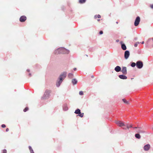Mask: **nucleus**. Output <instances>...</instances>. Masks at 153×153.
I'll list each match as a JSON object with an SVG mask.
<instances>
[{
  "instance_id": "nucleus-1",
  "label": "nucleus",
  "mask_w": 153,
  "mask_h": 153,
  "mask_svg": "<svg viewBox=\"0 0 153 153\" xmlns=\"http://www.w3.org/2000/svg\"><path fill=\"white\" fill-rule=\"evenodd\" d=\"M68 51L66 48H57L55 51V53H62L63 54L68 53Z\"/></svg>"
},
{
  "instance_id": "nucleus-2",
  "label": "nucleus",
  "mask_w": 153,
  "mask_h": 153,
  "mask_svg": "<svg viewBox=\"0 0 153 153\" xmlns=\"http://www.w3.org/2000/svg\"><path fill=\"white\" fill-rule=\"evenodd\" d=\"M51 92V90H46L44 95L42 97V99L44 100L48 98L50 96V94Z\"/></svg>"
},
{
  "instance_id": "nucleus-3",
  "label": "nucleus",
  "mask_w": 153,
  "mask_h": 153,
  "mask_svg": "<svg viewBox=\"0 0 153 153\" xmlns=\"http://www.w3.org/2000/svg\"><path fill=\"white\" fill-rule=\"evenodd\" d=\"M136 66L138 68L141 69L143 66V62L141 61H137L136 63Z\"/></svg>"
},
{
  "instance_id": "nucleus-4",
  "label": "nucleus",
  "mask_w": 153,
  "mask_h": 153,
  "mask_svg": "<svg viewBox=\"0 0 153 153\" xmlns=\"http://www.w3.org/2000/svg\"><path fill=\"white\" fill-rule=\"evenodd\" d=\"M66 74V72H64L60 76L59 78L60 81H62L65 78Z\"/></svg>"
},
{
  "instance_id": "nucleus-5",
  "label": "nucleus",
  "mask_w": 153,
  "mask_h": 153,
  "mask_svg": "<svg viewBox=\"0 0 153 153\" xmlns=\"http://www.w3.org/2000/svg\"><path fill=\"white\" fill-rule=\"evenodd\" d=\"M140 21V18L139 16H137L135 20L134 25L135 26H137L139 24Z\"/></svg>"
},
{
  "instance_id": "nucleus-6",
  "label": "nucleus",
  "mask_w": 153,
  "mask_h": 153,
  "mask_svg": "<svg viewBox=\"0 0 153 153\" xmlns=\"http://www.w3.org/2000/svg\"><path fill=\"white\" fill-rule=\"evenodd\" d=\"M115 123L120 127L126 126V125L124 124L123 122L120 121H116Z\"/></svg>"
},
{
  "instance_id": "nucleus-7",
  "label": "nucleus",
  "mask_w": 153,
  "mask_h": 153,
  "mask_svg": "<svg viewBox=\"0 0 153 153\" xmlns=\"http://www.w3.org/2000/svg\"><path fill=\"white\" fill-rule=\"evenodd\" d=\"M27 18L25 16H21L19 19V20L21 22H24L26 20Z\"/></svg>"
},
{
  "instance_id": "nucleus-8",
  "label": "nucleus",
  "mask_w": 153,
  "mask_h": 153,
  "mask_svg": "<svg viewBox=\"0 0 153 153\" xmlns=\"http://www.w3.org/2000/svg\"><path fill=\"white\" fill-rule=\"evenodd\" d=\"M150 148V145L149 144L145 145L143 147L144 150L145 151H148Z\"/></svg>"
},
{
  "instance_id": "nucleus-9",
  "label": "nucleus",
  "mask_w": 153,
  "mask_h": 153,
  "mask_svg": "<svg viewBox=\"0 0 153 153\" xmlns=\"http://www.w3.org/2000/svg\"><path fill=\"white\" fill-rule=\"evenodd\" d=\"M130 55L129 52L128 51H125L124 54V57L126 59H127L128 57Z\"/></svg>"
},
{
  "instance_id": "nucleus-10",
  "label": "nucleus",
  "mask_w": 153,
  "mask_h": 153,
  "mask_svg": "<svg viewBox=\"0 0 153 153\" xmlns=\"http://www.w3.org/2000/svg\"><path fill=\"white\" fill-rule=\"evenodd\" d=\"M122 72L124 74L126 75L127 74V68L126 67H123L122 68V70H121Z\"/></svg>"
},
{
  "instance_id": "nucleus-11",
  "label": "nucleus",
  "mask_w": 153,
  "mask_h": 153,
  "mask_svg": "<svg viewBox=\"0 0 153 153\" xmlns=\"http://www.w3.org/2000/svg\"><path fill=\"white\" fill-rule=\"evenodd\" d=\"M138 128V129L137 131V132L139 133H144L146 132V131L142 128L139 127Z\"/></svg>"
},
{
  "instance_id": "nucleus-12",
  "label": "nucleus",
  "mask_w": 153,
  "mask_h": 153,
  "mask_svg": "<svg viewBox=\"0 0 153 153\" xmlns=\"http://www.w3.org/2000/svg\"><path fill=\"white\" fill-rule=\"evenodd\" d=\"M117 72H119L121 71V68L118 66H117L114 69Z\"/></svg>"
},
{
  "instance_id": "nucleus-13",
  "label": "nucleus",
  "mask_w": 153,
  "mask_h": 153,
  "mask_svg": "<svg viewBox=\"0 0 153 153\" xmlns=\"http://www.w3.org/2000/svg\"><path fill=\"white\" fill-rule=\"evenodd\" d=\"M119 77L122 79H126L127 77L125 75H120L119 76Z\"/></svg>"
},
{
  "instance_id": "nucleus-14",
  "label": "nucleus",
  "mask_w": 153,
  "mask_h": 153,
  "mask_svg": "<svg viewBox=\"0 0 153 153\" xmlns=\"http://www.w3.org/2000/svg\"><path fill=\"white\" fill-rule=\"evenodd\" d=\"M126 127H124L123 128L124 129H126V128H127L128 129H129V128H131L132 127V126L131 125H130L129 126V127L128 126V125H126Z\"/></svg>"
},
{
  "instance_id": "nucleus-15",
  "label": "nucleus",
  "mask_w": 153,
  "mask_h": 153,
  "mask_svg": "<svg viewBox=\"0 0 153 153\" xmlns=\"http://www.w3.org/2000/svg\"><path fill=\"white\" fill-rule=\"evenodd\" d=\"M123 102L126 104H129V101H127L125 99H123L122 100Z\"/></svg>"
},
{
  "instance_id": "nucleus-16",
  "label": "nucleus",
  "mask_w": 153,
  "mask_h": 153,
  "mask_svg": "<svg viewBox=\"0 0 153 153\" xmlns=\"http://www.w3.org/2000/svg\"><path fill=\"white\" fill-rule=\"evenodd\" d=\"M135 137L138 139H140L141 138V136L140 135L138 134H136L135 135Z\"/></svg>"
},
{
  "instance_id": "nucleus-17",
  "label": "nucleus",
  "mask_w": 153,
  "mask_h": 153,
  "mask_svg": "<svg viewBox=\"0 0 153 153\" xmlns=\"http://www.w3.org/2000/svg\"><path fill=\"white\" fill-rule=\"evenodd\" d=\"M80 112V110L79 109H77L75 111L74 113L76 114H79Z\"/></svg>"
},
{
  "instance_id": "nucleus-18",
  "label": "nucleus",
  "mask_w": 153,
  "mask_h": 153,
  "mask_svg": "<svg viewBox=\"0 0 153 153\" xmlns=\"http://www.w3.org/2000/svg\"><path fill=\"white\" fill-rule=\"evenodd\" d=\"M62 81H60V80L59 79V81L57 83H56V85L57 87H59L60 86V84L62 83Z\"/></svg>"
},
{
  "instance_id": "nucleus-19",
  "label": "nucleus",
  "mask_w": 153,
  "mask_h": 153,
  "mask_svg": "<svg viewBox=\"0 0 153 153\" xmlns=\"http://www.w3.org/2000/svg\"><path fill=\"white\" fill-rule=\"evenodd\" d=\"M72 82L74 84H76L77 83V81L75 79H73L72 80Z\"/></svg>"
},
{
  "instance_id": "nucleus-20",
  "label": "nucleus",
  "mask_w": 153,
  "mask_h": 153,
  "mask_svg": "<svg viewBox=\"0 0 153 153\" xmlns=\"http://www.w3.org/2000/svg\"><path fill=\"white\" fill-rule=\"evenodd\" d=\"M73 74H72L69 73L68 75V76L70 78H72L73 77Z\"/></svg>"
},
{
  "instance_id": "nucleus-21",
  "label": "nucleus",
  "mask_w": 153,
  "mask_h": 153,
  "mask_svg": "<svg viewBox=\"0 0 153 153\" xmlns=\"http://www.w3.org/2000/svg\"><path fill=\"white\" fill-rule=\"evenodd\" d=\"M29 150H30V153H34L33 151L31 146H29Z\"/></svg>"
},
{
  "instance_id": "nucleus-22",
  "label": "nucleus",
  "mask_w": 153,
  "mask_h": 153,
  "mask_svg": "<svg viewBox=\"0 0 153 153\" xmlns=\"http://www.w3.org/2000/svg\"><path fill=\"white\" fill-rule=\"evenodd\" d=\"M101 17V16L100 15H95L94 16V18L95 19H96L97 18H100Z\"/></svg>"
},
{
  "instance_id": "nucleus-23",
  "label": "nucleus",
  "mask_w": 153,
  "mask_h": 153,
  "mask_svg": "<svg viewBox=\"0 0 153 153\" xmlns=\"http://www.w3.org/2000/svg\"><path fill=\"white\" fill-rule=\"evenodd\" d=\"M136 65V63L134 62H132L131 65V66L133 67H134Z\"/></svg>"
},
{
  "instance_id": "nucleus-24",
  "label": "nucleus",
  "mask_w": 153,
  "mask_h": 153,
  "mask_svg": "<svg viewBox=\"0 0 153 153\" xmlns=\"http://www.w3.org/2000/svg\"><path fill=\"white\" fill-rule=\"evenodd\" d=\"M86 0H79V3H83L85 2Z\"/></svg>"
},
{
  "instance_id": "nucleus-25",
  "label": "nucleus",
  "mask_w": 153,
  "mask_h": 153,
  "mask_svg": "<svg viewBox=\"0 0 153 153\" xmlns=\"http://www.w3.org/2000/svg\"><path fill=\"white\" fill-rule=\"evenodd\" d=\"M84 115L83 113H81V112L79 114V116L80 117H83Z\"/></svg>"
},
{
  "instance_id": "nucleus-26",
  "label": "nucleus",
  "mask_w": 153,
  "mask_h": 153,
  "mask_svg": "<svg viewBox=\"0 0 153 153\" xmlns=\"http://www.w3.org/2000/svg\"><path fill=\"white\" fill-rule=\"evenodd\" d=\"M29 110V108L27 107H26L23 110L24 112H25Z\"/></svg>"
},
{
  "instance_id": "nucleus-27",
  "label": "nucleus",
  "mask_w": 153,
  "mask_h": 153,
  "mask_svg": "<svg viewBox=\"0 0 153 153\" xmlns=\"http://www.w3.org/2000/svg\"><path fill=\"white\" fill-rule=\"evenodd\" d=\"M140 44V42H136L134 45V46L135 47H137V45H138L139 44Z\"/></svg>"
},
{
  "instance_id": "nucleus-28",
  "label": "nucleus",
  "mask_w": 153,
  "mask_h": 153,
  "mask_svg": "<svg viewBox=\"0 0 153 153\" xmlns=\"http://www.w3.org/2000/svg\"><path fill=\"white\" fill-rule=\"evenodd\" d=\"M121 48H126L125 45L124 44H122L121 45Z\"/></svg>"
},
{
  "instance_id": "nucleus-29",
  "label": "nucleus",
  "mask_w": 153,
  "mask_h": 153,
  "mask_svg": "<svg viewBox=\"0 0 153 153\" xmlns=\"http://www.w3.org/2000/svg\"><path fill=\"white\" fill-rule=\"evenodd\" d=\"M83 92L82 91H80L79 92V94L80 95H83Z\"/></svg>"
},
{
  "instance_id": "nucleus-30",
  "label": "nucleus",
  "mask_w": 153,
  "mask_h": 153,
  "mask_svg": "<svg viewBox=\"0 0 153 153\" xmlns=\"http://www.w3.org/2000/svg\"><path fill=\"white\" fill-rule=\"evenodd\" d=\"M3 153H7L6 150L4 149L3 150Z\"/></svg>"
},
{
  "instance_id": "nucleus-31",
  "label": "nucleus",
  "mask_w": 153,
  "mask_h": 153,
  "mask_svg": "<svg viewBox=\"0 0 153 153\" xmlns=\"http://www.w3.org/2000/svg\"><path fill=\"white\" fill-rule=\"evenodd\" d=\"M5 127H6V126L4 124H2L1 125V127L2 128H4Z\"/></svg>"
},
{
  "instance_id": "nucleus-32",
  "label": "nucleus",
  "mask_w": 153,
  "mask_h": 153,
  "mask_svg": "<svg viewBox=\"0 0 153 153\" xmlns=\"http://www.w3.org/2000/svg\"><path fill=\"white\" fill-rule=\"evenodd\" d=\"M150 7L151 8L153 9V4H150Z\"/></svg>"
},
{
  "instance_id": "nucleus-33",
  "label": "nucleus",
  "mask_w": 153,
  "mask_h": 153,
  "mask_svg": "<svg viewBox=\"0 0 153 153\" xmlns=\"http://www.w3.org/2000/svg\"><path fill=\"white\" fill-rule=\"evenodd\" d=\"M103 32L102 31H100L99 33L100 34H103Z\"/></svg>"
},
{
  "instance_id": "nucleus-34",
  "label": "nucleus",
  "mask_w": 153,
  "mask_h": 153,
  "mask_svg": "<svg viewBox=\"0 0 153 153\" xmlns=\"http://www.w3.org/2000/svg\"><path fill=\"white\" fill-rule=\"evenodd\" d=\"M9 130V129L8 128H7L6 129V131L7 132V131H8Z\"/></svg>"
},
{
  "instance_id": "nucleus-35",
  "label": "nucleus",
  "mask_w": 153,
  "mask_h": 153,
  "mask_svg": "<svg viewBox=\"0 0 153 153\" xmlns=\"http://www.w3.org/2000/svg\"><path fill=\"white\" fill-rule=\"evenodd\" d=\"M65 110H67L68 109V108L67 107H66L65 108Z\"/></svg>"
},
{
  "instance_id": "nucleus-36",
  "label": "nucleus",
  "mask_w": 153,
  "mask_h": 153,
  "mask_svg": "<svg viewBox=\"0 0 153 153\" xmlns=\"http://www.w3.org/2000/svg\"><path fill=\"white\" fill-rule=\"evenodd\" d=\"M74 71H76V68H74Z\"/></svg>"
},
{
  "instance_id": "nucleus-37",
  "label": "nucleus",
  "mask_w": 153,
  "mask_h": 153,
  "mask_svg": "<svg viewBox=\"0 0 153 153\" xmlns=\"http://www.w3.org/2000/svg\"><path fill=\"white\" fill-rule=\"evenodd\" d=\"M141 43L142 44H143L144 43V41H143Z\"/></svg>"
},
{
  "instance_id": "nucleus-38",
  "label": "nucleus",
  "mask_w": 153,
  "mask_h": 153,
  "mask_svg": "<svg viewBox=\"0 0 153 153\" xmlns=\"http://www.w3.org/2000/svg\"><path fill=\"white\" fill-rule=\"evenodd\" d=\"M122 49H123V50H126V49L127 48H122Z\"/></svg>"
},
{
  "instance_id": "nucleus-39",
  "label": "nucleus",
  "mask_w": 153,
  "mask_h": 153,
  "mask_svg": "<svg viewBox=\"0 0 153 153\" xmlns=\"http://www.w3.org/2000/svg\"><path fill=\"white\" fill-rule=\"evenodd\" d=\"M116 42H119V40H116Z\"/></svg>"
},
{
  "instance_id": "nucleus-40",
  "label": "nucleus",
  "mask_w": 153,
  "mask_h": 153,
  "mask_svg": "<svg viewBox=\"0 0 153 153\" xmlns=\"http://www.w3.org/2000/svg\"><path fill=\"white\" fill-rule=\"evenodd\" d=\"M100 21V19H98L97 20V21H98V22Z\"/></svg>"
},
{
  "instance_id": "nucleus-41",
  "label": "nucleus",
  "mask_w": 153,
  "mask_h": 153,
  "mask_svg": "<svg viewBox=\"0 0 153 153\" xmlns=\"http://www.w3.org/2000/svg\"><path fill=\"white\" fill-rule=\"evenodd\" d=\"M150 39H149V40H148V41H147V42H149V41H150Z\"/></svg>"
},
{
  "instance_id": "nucleus-42",
  "label": "nucleus",
  "mask_w": 153,
  "mask_h": 153,
  "mask_svg": "<svg viewBox=\"0 0 153 153\" xmlns=\"http://www.w3.org/2000/svg\"><path fill=\"white\" fill-rule=\"evenodd\" d=\"M137 128V127H134V128Z\"/></svg>"
},
{
  "instance_id": "nucleus-43",
  "label": "nucleus",
  "mask_w": 153,
  "mask_h": 153,
  "mask_svg": "<svg viewBox=\"0 0 153 153\" xmlns=\"http://www.w3.org/2000/svg\"><path fill=\"white\" fill-rule=\"evenodd\" d=\"M116 23H117V24L118 23V22H117Z\"/></svg>"
},
{
  "instance_id": "nucleus-44",
  "label": "nucleus",
  "mask_w": 153,
  "mask_h": 153,
  "mask_svg": "<svg viewBox=\"0 0 153 153\" xmlns=\"http://www.w3.org/2000/svg\"><path fill=\"white\" fill-rule=\"evenodd\" d=\"M152 41H153V38H152Z\"/></svg>"
},
{
  "instance_id": "nucleus-45",
  "label": "nucleus",
  "mask_w": 153,
  "mask_h": 153,
  "mask_svg": "<svg viewBox=\"0 0 153 153\" xmlns=\"http://www.w3.org/2000/svg\"><path fill=\"white\" fill-rule=\"evenodd\" d=\"M94 76H92V77H94Z\"/></svg>"
},
{
  "instance_id": "nucleus-46",
  "label": "nucleus",
  "mask_w": 153,
  "mask_h": 153,
  "mask_svg": "<svg viewBox=\"0 0 153 153\" xmlns=\"http://www.w3.org/2000/svg\"><path fill=\"white\" fill-rule=\"evenodd\" d=\"M152 130H153V127L152 128Z\"/></svg>"
}]
</instances>
